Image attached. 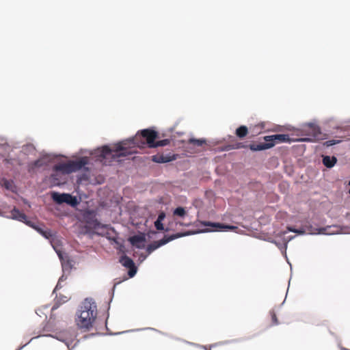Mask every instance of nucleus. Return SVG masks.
<instances>
[{"label": "nucleus", "mask_w": 350, "mask_h": 350, "mask_svg": "<svg viewBox=\"0 0 350 350\" xmlns=\"http://www.w3.org/2000/svg\"><path fill=\"white\" fill-rule=\"evenodd\" d=\"M269 314L271 316V325H277L279 324V321H278V319L277 318V315H276V313L273 310H271L269 311Z\"/></svg>", "instance_id": "nucleus-22"}, {"label": "nucleus", "mask_w": 350, "mask_h": 350, "mask_svg": "<svg viewBox=\"0 0 350 350\" xmlns=\"http://www.w3.org/2000/svg\"><path fill=\"white\" fill-rule=\"evenodd\" d=\"M88 163V158L86 157H81L75 161H69L66 163H60L54 166L53 169L56 172H61L65 174H69L81 170Z\"/></svg>", "instance_id": "nucleus-4"}, {"label": "nucleus", "mask_w": 350, "mask_h": 350, "mask_svg": "<svg viewBox=\"0 0 350 350\" xmlns=\"http://www.w3.org/2000/svg\"><path fill=\"white\" fill-rule=\"evenodd\" d=\"M188 143L193 144L194 146H202V145L206 144V140L202 139H198L191 138L189 139Z\"/></svg>", "instance_id": "nucleus-21"}, {"label": "nucleus", "mask_w": 350, "mask_h": 350, "mask_svg": "<svg viewBox=\"0 0 350 350\" xmlns=\"http://www.w3.org/2000/svg\"><path fill=\"white\" fill-rule=\"evenodd\" d=\"M173 159H174V156H172V157L169 156V155L165 156L163 154H157L153 155L152 157V161L155 163H167V162L172 161Z\"/></svg>", "instance_id": "nucleus-13"}, {"label": "nucleus", "mask_w": 350, "mask_h": 350, "mask_svg": "<svg viewBox=\"0 0 350 350\" xmlns=\"http://www.w3.org/2000/svg\"><path fill=\"white\" fill-rule=\"evenodd\" d=\"M286 229L288 232H293L296 233L297 229L291 226H287Z\"/></svg>", "instance_id": "nucleus-27"}, {"label": "nucleus", "mask_w": 350, "mask_h": 350, "mask_svg": "<svg viewBox=\"0 0 350 350\" xmlns=\"http://www.w3.org/2000/svg\"><path fill=\"white\" fill-rule=\"evenodd\" d=\"M202 224L204 226H211V227L215 228H217L216 230H218V231H223V230H234L237 228V227L234 226L225 225V224H221L219 223H211L209 221H207V222L204 221Z\"/></svg>", "instance_id": "nucleus-11"}, {"label": "nucleus", "mask_w": 350, "mask_h": 350, "mask_svg": "<svg viewBox=\"0 0 350 350\" xmlns=\"http://www.w3.org/2000/svg\"><path fill=\"white\" fill-rule=\"evenodd\" d=\"M129 241L132 245L141 249L144 246V243L146 241V238L144 234L134 235L129 238Z\"/></svg>", "instance_id": "nucleus-12"}, {"label": "nucleus", "mask_w": 350, "mask_h": 350, "mask_svg": "<svg viewBox=\"0 0 350 350\" xmlns=\"http://www.w3.org/2000/svg\"><path fill=\"white\" fill-rule=\"evenodd\" d=\"M10 217L13 219H16L20 221H25L27 219V216L25 213L21 212L18 209L14 208L10 212Z\"/></svg>", "instance_id": "nucleus-14"}, {"label": "nucleus", "mask_w": 350, "mask_h": 350, "mask_svg": "<svg viewBox=\"0 0 350 350\" xmlns=\"http://www.w3.org/2000/svg\"><path fill=\"white\" fill-rule=\"evenodd\" d=\"M50 336H52L53 338H55L58 340H60L63 342H64L67 347L69 346V344L72 342V334L70 333V331L64 330L63 332L56 333L55 335H49Z\"/></svg>", "instance_id": "nucleus-9"}, {"label": "nucleus", "mask_w": 350, "mask_h": 350, "mask_svg": "<svg viewBox=\"0 0 350 350\" xmlns=\"http://www.w3.org/2000/svg\"><path fill=\"white\" fill-rule=\"evenodd\" d=\"M38 230L40 232V233L44 236L46 239H49L53 237V233L49 230H42L40 228L38 229Z\"/></svg>", "instance_id": "nucleus-23"}, {"label": "nucleus", "mask_w": 350, "mask_h": 350, "mask_svg": "<svg viewBox=\"0 0 350 350\" xmlns=\"http://www.w3.org/2000/svg\"><path fill=\"white\" fill-rule=\"evenodd\" d=\"M183 235H184V234L177 233V234H172V235H170L168 237L165 236L162 239H161L159 241H154L153 243L148 245V247H147V251L149 253H151L152 252L157 250L159 247L167 243L168 242H170L175 239L181 237Z\"/></svg>", "instance_id": "nucleus-7"}, {"label": "nucleus", "mask_w": 350, "mask_h": 350, "mask_svg": "<svg viewBox=\"0 0 350 350\" xmlns=\"http://www.w3.org/2000/svg\"><path fill=\"white\" fill-rule=\"evenodd\" d=\"M68 193H53L52 195V198L53 200L57 204L65 203L66 200H67Z\"/></svg>", "instance_id": "nucleus-15"}, {"label": "nucleus", "mask_w": 350, "mask_h": 350, "mask_svg": "<svg viewBox=\"0 0 350 350\" xmlns=\"http://www.w3.org/2000/svg\"><path fill=\"white\" fill-rule=\"evenodd\" d=\"M247 146L244 144L242 142H237L236 144L233 145H228L226 147L225 150H230L232 149H240V148H245Z\"/></svg>", "instance_id": "nucleus-20"}, {"label": "nucleus", "mask_w": 350, "mask_h": 350, "mask_svg": "<svg viewBox=\"0 0 350 350\" xmlns=\"http://www.w3.org/2000/svg\"><path fill=\"white\" fill-rule=\"evenodd\" d=\"M154 226L158 230H163L164 229L163 224H162V221H160L159 220H156L154 222Z\"/></svg>", "instance_id": "nucleus-25"}, {"label": "nucleus", "mask_w": 350, "mask_h": 350, "mask_svg": "<svg viewBox=\"0 0 350 350\" xmlns=\"http://www.w3.org/2000/svg\"><path fill=\"white\" fill-rule=\"evenodd\" d=\"M179 224H180V225H181V226H183V225H184V224H183V223H180V222ZM185 226H188V225H187V224H185Z\"/></svg>", "instance_id": "nucleus-28"}, {"label": "nucleus", "mask_w": 350, "mask_h": 350, "mask_svg": "<svg viewBox=\"0 0 350 350\" xmlns=\"http://www.w3.org/2000/svg\"><path fill=\"white\" fill-rule=\"evenodd\" d=\"M120 262L124 267L129 269V275L131 278L133 277L135 275L137 272V268L135 265L134 262L131 258H129L127 256H123L121 257Z\"/></svg>", "instance_id": "nucleus-8"}, {"label": "nucleus", "mask_w": 350, "mask_h": 350, "mask_svg": "<svg viewBox=\"0 0 350 350\" xmlns=\"http://www.w3.org/2000/svg\"><path fill=\"white\" fill-rule=\"evenodd\" d=\"M340 142V140H338V139H331V140H328V141H326L323 145L324 146H326L327 147H329V146H333V145H335V144H339Z\"/></svg>", "instance_id": "nucleus-24"}, {"label": "nucleus", "mask_w": 350, "mask_h": 350, "mask_svg": "<svg viewBox=\"0 0 350 350\" xmlns=\"http://www.w3.org/2000/svg\"><path fill=\"white\" fill-rule=\"evenodd\" d=\"M187 215V211L185 208L179 206L175 208L173 211L174 217H178L183 218Z\"/></svg>", "instance_id": "nucleus-18"}, {"label": "nucleus", "mask_w": 350, "mask_h": 350, "mask_svg": "<svg viewBox=\"0 0 350 350\" xmlns=\"http://www.w3.org/2000/svg\"><path fill=\"white\" fill-rule=\"evenodd\" d=\"M165 217V213L162 212L159 215L157 220H159L160 221H162Z\"/></svg>", "instance_id": "nucleus-26"}, {"label": "nucleus", "mask_w": 350, "mask_h": 350, "mask_svg": "<svg viewBox=\"0 0 350 350\" xmlns=\"http://www.w3.org/2000/svg\"><path fill=\"white\" fill-rule=\"evenodd\" d=\"M337 159L335 157L325 156L323 158V163L327 167H332L336 163Z\"/></svg>", "instance_id": "nucleus-16"}, {"label": "nucleus", "mask_w": 350, "mask_h": 350, "mask_svg": "<svg viewBox=\"0 0 350 350\" xmlns=\"http://www.w3.org/2000/svg\"><path fill=\"white\" fill-rule=\"evenodd\" d=\"M321 132L320 128L312 124H308L305 125L301 131V134H297L301 137L297 139L295 141L297 142H314L317 140L323 139V138L320 137Z\"/></svg>", "instance_id": "nucleus-5"}, {"label": "nucleus", "mask_w": 350, "mask_h": 350, "mask_svg": "<svg viewBox=\"0 0 350 350\" xmlns=\"http://www.w3.org/2000/svg\"><path fill=\"white\" fill-rule=\"evenodd\" d=\"M65 203L72 206H75L79 204V202L75 196H72L68 193L67 200H66Z\"/></svg>", "instance_id": "nucleus-19"}, {"label": "nucleus", "mask_w": 350, "mask_h": 350, "mask_svg": "<svg viewBox=\"0 0 350 350\" xmlns=\"http://www.w3.org/2000/svg\"><path fill=\"white\" fill-rule=\"evenodd\" d=\"M236 135L239 138L245 137L248 133V129L246 126H241L236 130Z\"/></svg>", "instance_id": "nucleus-17"}, {"label": "nucleus", "mask_w": 350, "mask_h": 350, "mask_svg": "<svg viewBox=\"0 0 350 350\" xmlns=\"http://www.w3.org/2000/svg\"><path fill=\"white\" fill-rule=\"evenodd\" d=\"M78 318L76 319L77 325L80 329L89 330L97 316V308L94 302L90 299H85L79 310Z\"/></svg>", "instance_id": "nucleus-2"}, {"label": "nucleus", "mask_w": 350, "mask_h": 350, "mask_svg": "<svg viewBox=\"0 0 350 350\" xmlns=\"http://www.w3.org/2000/svg\"><path fill=\"white\" fill-rule=\"evenodd\" d=\"M264 140L265 141V143L250 144L249 146L250 149L252 151L263 150L272 148L276 143L291 142L288 135L286 134L267 135L264 137Z\"/></svg>", "instance_id": "nucleus-3"}, {"label": "nucleus", "mask_w": 350, "mask_h": 350, "mask_svg": "<svg viewBox=\"0 0 350 350\" xmlns=\"http://www.w3.org/2000/svg\"><path fill=\"white\" fill-rule=\"evenodd\" d=\"M83 219L88 224L94 228L98 227L100 224L96 218V214L93 211H85L83 214Z\"/></svg>", "instance_id": "nucleus-10"}, {"label": "nucleus", "mask_w": 350, "mask_h": 350, "mask_svg": "<svg viewBox=\"0 0 350 350\" xmlns=\"http://www.w3.org/2000/svg\"><path fill=\"white\" fill-rule=\"evenodd\" d=\"M157 137V131L148 129H144L137 132L133 137L115 144L112 148L108 146H104L95 150L92 154L96 161H100L104 165H110L113 161L121 157L136 152L133 150V148H144L147 146L152 148L165 146L170 143L169 139L155 142Z\"/></svg>", "instance_id": "nucleus-1"}, {"label": "nucleus", "mask_w": 350, "mask_h": 350, "mask_svg": "<svg viewBox=\"0 0 350 350\" xmlns=\"http://www.w3.org/2000/svg\"><path fill=\"white\" fill-rule=\"evenodd\" d=\"M340 231L339 227L336 226H327L325 228H315L311 225L304 226L300 229H297L296 233L298 234H333L338 233Z\"/></svg>", "instance_id": "nucleus-6"}, {"label": "nucleus", "mask_w": 350, "mask_h": 350, "mask_svg": "<svg viewBox=\"0 0 350 350\" xmlns=\"http://www.w3.org/2000/svg\"><path fill=\"white\" fill-rule=\"evenodd\" d=\"M21 348H19V349H17V350H21Z\"/></svg>", "instance_id": "nucleus-29"}]
</instances>
